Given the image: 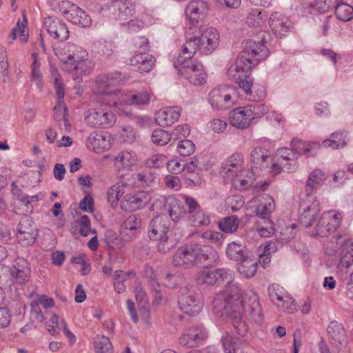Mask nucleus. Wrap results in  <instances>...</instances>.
<instances>
[{
  "mask_svg": "<svg viewBox=\"0 0 353 353\" xmlns=\"http://www.w3.org/2000/svg\"><path fill=\"white\" fill-rule=\"evenodd\" d=\"M269 39L270 34L264 32L257 41L251 39L244 43L243 50L239 54L235 64L230 65L228 69L227 74L230 80L236 82L243 79L259 61L268 57L269 50L265 43Z\"/></svg>",
  "mask_w": 353,
  "mask_h": 353,
  "instance_id": "f257e3e1",
  "label": "nucleus"
},
{
  "mask_svg": "<svg viewBox=\"0 0 353 353\" xmlns=\"http://www.w3.org/2000/svg\"><path fill=\"white\" fill-rule=\"evenodd\" d=\"M223 301H224L223 309L236 333L241 336H244L248 328L245 321L243 320L242 315L244 310L243 300L239 287L233 281L228 283L226 290L223 293L216 296L213 301V305L215 306L223 305Z\"/></svg>",
  "mask_w": 353,
  "mask_h": 353,
  "instance_id": "f03ea898",
  "label": "nucleus"
},
{
  "mask_svg": "<svg viewBox=\"0 0 353 353\" xmlns=\"http://www.w3.org/2000/svg\"><path fill=\"white\" fill-rule=\"evenodd\" d=\"M220 36L218 30L213 27L196 30V27H189L185 32V42L181 51L187 54L185 57L192 58L198 51L201 54H212L219 46Z\"/></svg>",
  "mask_w": 353,
  "mask_h": 353,
  "instance_id": "7ed1b4c3",
  "label": "nucleus"
},
{
  "mask_svg": "<svg viewBox=\"0 0 353 353\" xmlns=\"http://www.w3.org/2000/svg\"><path fill=\"white\" fill-rule=\"evenodd\" d=\"M243 159L241 154H234L222 165L221 175L225 180L231 181L233 186L245 190L252 183L253 172L243 168Z\"/></svg>",
  "mask_w": 353,
  "mask_h": 353,
  "instance_id": "20e7f679",
  "label": "nucleus"
},
{
  "mask_svg": "<svg viewBox=\"0 0 353 353\" xmlns=\"http://www.w3.org/2000/svg\"><path fill=\"white\" fill-rule=\"evenodd\" d=\"M187 54L183 52L179 55L177 62L181 65L178 70L181 74L190 83L194 85H201L206 83L207 73L201 63L191 60V58L185 57Z\"/></svg>",
  "mask_w": 353,
  "mask_h": 353,
  "instance_id": "39448f33",
  "label": "nucleus"
},
{
  "mask_svg": "<svg viewBox=\"0 0 353 353\" xmlns=\"http://www.w3.org/2000/svg\"><path fill=\"white\" fill-rule=\"evenodd\" d=\"M236 100V88L223 84L211 90L208 101L214 109L226 110L232 107Z\"/></svg>",
  "mask_w": 353,
  "mask_h": 353,
  "instance_id": "423d86ee",
  "label": "nucleus"
},
{
  "mask_svg": "<svg viewBox=\"0 0 353 353\" xmlns=\"http://www.w3.org/2000/svg\"><path fill=\"white\" fill-rule=\"evenodd\" d=\"M341 221V216L339 213L333 210L325 212L319 216L310 234L314 237L327 236L340 225Z\"/></svg>",
  "mask_w": 353,
  "mask_h": 353,
  "instance_id": "0eeeda50",
  "label": "nucleus"
},
{
  "mask_svg": "<svg viewBox=\"0 0 353 353\" xmlns=\"http://www.w3.org/2000/svg\"><path fill=\"white\" fill-rule=\"evenodd\" d=\"M180 293L178 300L180 310L189 316L199 314L203 308L200 294L187 286L181 288Z\"/></svg>",
  "mask_w": 353,
  "mask_h": 353,
  "instance_id": "6e6552de",
  "label": "nucleus"
},
{
  "mask_svg": "<svg viewBox=\"0 0 353 353\" xmlns=\"http://www.w3.org/2000/svg\"><path fill=\"white\" fill-rule=\"evenodd\" d=\"M208 331L203 325H194L183 330L179 343L187 347H196L203 345L208 338Z\"/></svg>",
  "mask_w": 353,
  "mask_h": 353,
  "instance_id": "1a4fd4ad",
  "label": "nucleus"
},
{
  "mask_svg": "<svg viewBox=\"0 0 353 353\" xmlns=\"http://www.w3.org/2000/svg\"><path fill=\"white\" fill-rule=\"evenodd\" d=\"M194 248V265L210 268L216 265L219 255L212 246L192 243Z\"/></svg>",
  "mask_w": 353,
  "mask_h": 353,
  "instance_id": "9d476101",
  "label": "nucleus"
},
{
  "mask_svg": "<svg viewBox=\"0 0 353 353\" xmlns=\"http://www.w3.org/2000/svg\"><path fill=\"white\" fill-rule=\"evenodd\" d=\"M85 123L93 128H109L116 123L114 114L103 108L89 109L85 116Z\"/></svg>",
  "mask_w": 353,
  "mask_h": 353,
  "instance_id": "9b49d317",
  "label": "nucleus"
},
{
  "mask_svg": "<svg viewBox=\"0 0 353 353\" xmlns=\"http://www.w3.org/2000/svg\"><path fill=\"white\" fill-rule=\"evenodd\" d=\"M57 56H61L60 59L63 61V69L74 65L76 62L82 59H87L88 54L86 50L81 46L74 43H64L60 49L56 50Z\"/></svg>",
  "mask_w": 353,
  "mask_h": 353,
  "instance_id": "f8f14e48",
  "label": "nucleus"
},
{
  "mask_svg": "<svg viewBox=\"0 0 353 353\" xmlns=\"http://www.w3.org/2000/svg\"><path fill=\"white\" fill-rule=\"evenodd\" d=\"M61 10L66 15L67 19L75 25L83 28L89 27L91 25L90 17L81 8L70 1H62Z\"/></svg>",
  "mask_w": 353,
  "mask_h": 353,
  "instance_id": "ddd939ff",
  "label": "nucleus"
},
{
  "mask_svg": "<svg viewBox=\"0 0 353 353\" xmlns=\"http://www.w3.org/2000/svg\"><path fill=\"white\" fill-rule=\"evenodd\" d=\"M31 275V268L29 262L22 257H17L12 267H10V277L12 281V288L16 285H26Z\"/></svg>",
  "mask_w": 353,
  "mask_h": 353,
  "instance_id": "4468645a",
  "label": "nucleus"
},
{
  "mask_svg": "<svg viewBox=\"0 0 353 353\" xmlns=\"http://www.w3.org/2000/svg\"><path fill=\"white\" fill-rule=\"evenodd\" d=\"M17 239L23 246L32 245L38 234L37 229L32 218L23 216L17 226Z\"/></svg>",
  "mask_w": 353,
  "mask_h": 353,
  "instance_id": "2eb2a0df",
  "label": "nucleus"
},
{
  "mask_svg": "<svg viewBox=\"0 0 353 353\" xmlns=\"http://www.w3.org/2000/svg\"><path fill=\"white\" fill-rule=\"evenodd\" d=\"M151 199L149 192H138L134 194H126L121 201V208L126 212H133L145 207Z\"/></svg>",
  "mask_w": 353,
  "mask_h": 353,
  "instance_id": "dca6fc26",
  "label": "nucleus"
},
{
  "mask_svg": "<svg viewBox=\"0 0 353 353\" xmlns=\"http://www.w3.org/2000/svg\"><path fill=\"white\" fill-rule=\"evenodd\" d=\"M43 26L48 34L54 39L63 41L69 37L68 27L57 17H46L43 21Z\"/></svg>",
  "mask_w": 353,
  "mask_h": 353,
  "instance_id": "f3484780",
  "label": "nucleus"
},
{
  "mask_svg": "<svg viewBox=\"0 0 353 353\" xmlns=\"http://www.w3.org/2000/svg\"><path fill=\"white\" fill-rule=\"evenodd\" d=\"M232 125L239 130L246 129L253 121L252 113L248 105L233 109L229 114Z\"/></svg>",
  "mask_w": 353,
  "mask_h": 353,
  "instance_id": "a211bd4d",
  "label": "nucleus"
},
{
  "mask_svg": "<svg viewBox=\"0 0 353 353\" xmlns=\"http://www.w3.org/2000/svg\"><path fill=\"white\" fill-rule=\"evenodd\" d=\"M208 10V4L202 0L190 2L185 9L187 19L190 23V27H196L195 24L205 17Z\"/></svg>",
  "mask_w": 353,
  "mask_h": 353,
  "instance_id": "6ab92c4d",
  "label": "nucleus"
},
{
  "mask_svg": "<svg viewBox=\"0 0 353 353\" xmlns=\"http://www.w3.org/2000/svg\"><path fill=\"white\" fill-rule=\"evenodd\" d=\"M97 94H101L102 96V102L107 105L109 107L114 106L117 109V112L119 115L123 117H130L132 114L131 110H130L127 106H125V110H124V103L120 100H118L115 96L118 94H122L119 90H115L114 91H107V90H97Z\"/></svg>",
  "mask_w": 353,
  "mask_h": 353,
  "instance_id": "aec40b11",
  "label": "nucleus"
},
{
  "mask_svg": "<svg viewBox=\"0 0 353 353\" xmlns=\"http://www.w3.org/2000/svg\"><path fill=\"white\" fill-rule=\"evenodd\" d=\"M118 100H120L124 103V110L127 106L130 110V105H148L151 100V94L147 91H140L132 92L130 94H118L114 95Z\"/></svg>",
  "mask_w": 353,
  "mask_h": 353,
  "instance_id": "412c9836",
  "label": "nucleus"
},
{
  "mask_svg": "<svg viewBox=\"0 0 353 353\" xmlns=\"http://www.w3.org/2000/svg\"><path fill=\"white\" fill-rule=\"evenodd\" d=\"M141 226V218L139 214L129 216L121 226V236L125 241L133 239Z\"/></svg>",
  "mask_w": 353,
  "mask_h": 353,
  "instance_id": "4be33fe9",
  "label": "nucleus"
},
{
  "mask_svg": "<svg viewBox=\"0 0 353 353\" xmlns=\"http://www.w3.org/2000/svg\"><path fill=\"white\" fill-rule=\"evenodd\" d=\"M181 109L178 106L166 107L155 114V123L160 127L172 125L181 116Z\"/></svg>",
  "mask_w": 353,
  "mask_h": 353,
  "instance_id": "5701e85b",
  "label": "nucleus"
},
{
  "mask_svg": "<svg viewBox=\"0 0 353 353\" xmlns=\"http://www.w3.org/2000/svg\"><path fill=\"white\" fill-rule=\"evenodd\" d=\"M109 13L117 20L124 21L131 17L134 8L128 0H114L108 6Z\"/></svg>",
  "mask_w": 353,
  "mask_h": 353,
  "instance_id": "b1692460",
  "label": "nucleus"
},
{
  "mask_svg": "<svg viewBox=\"0 0 353 353\" xmlns=\"http://www.w3.org/2000/svg\"><path fill=\"white\" fill-rule=\"evenodd\" d=\"M111 139L110 134H90L86 145L88 149L101 154L110 149Z\"/></svg>",
  "mask_w": 353,
  "mask_h": 353,
  "instance_id": "393cba45",
  "label": "nucleus"
},
{
  "mask_svg": "<svg viewBox=\"0 0 353 353\" xmlns=\"http://www.w3.org/2000/svg\"><path fill=\"white\" fill-rule=\"evenodd\" d=\"M194 248L192 243L181 247L173 256L174 266L188 268L194 266Z\"/></svg>",
  "mask_w": 353,
  "mask_h": 353,
  "instance_id": "a878e982",
  "label": "nucleus"
},
{
  "mask_svg": "<svg viewBox=\"0 0 353 353\" xmlns=\"http://www.w3.org/2000/svg\"><path fill=\"white\" fill-rule=\"evenodd\" d=\"M169 229V221L167 217L157 216L150 221L148 226V236L156 241L167 235Z\"/></svg>",
  "mask_w": 353,
  "mask_h": 353,
  "instance_id": "bb28decb",
  "label": "nucleus"
},
{
  "mask_svg": "<svg viewBox=\"0 0 353 353\" xmlns=\"http://www.w3.org/2000/svg\"><path fill=\"white\" fill-rule=\"evenodd\" d=\"M269 24L272 31L279 37L285 36L291 26L289 19L286 16L277 12L270 14L269 17Z\"/></svg>",
  "mask_w": 353,
  "mask_h": 353,
  "instance_id": "cd10ccee",
  "label": "nucleus"
},
{
  "mask_svg": "<svg viewBox=\"0 0 353 353\" xmlns=\"http://www.w3.org/2000/svg\"><path fill=\"white\" fill-rule=\"evenodd\" d=\"M302 208L303 210L299 218L300 224L305 228L312 226L319 219L321 211L319 203L316 201L310 205H303Z\"/></svg>",
  "mask_w": 353,
  "mask_h": 353,
  "instance_id": "c85d7f7f",
  "label": "nucleus"
},
{
  "mask_svg": "<svg viewBox=\"0 0 353 353\" xmlns=\"http://www.w3.org/2000/svg\"><path fill=\"white\" fill-rule=\"evenodd\" d=\"M54 87L59 101V103L57 106L54 107V110H57V108L63 110V118L59 121V124L60 126V130L70 132L71 130V125L68 120L66 119V107L63 101L65 97V92L62 79L59 80L57 79L54 80Z\"/></svg>",
  "mask_w": 353,
  "mask_h": 353,
  "instance_id": "c756f323",
  "label": "nucleus"
},
{
  "mask_svg": "<svg viewBox=\"0 0 353 353\" xmlns=\"http://www.w3.org/2000/svg\"><path fill=\"white\" fill-rule=\"evenodd\" d=\"M298 156L288 148L277 150V160L288 172H294L298 168Z\"/></svg>",
  "mask_w": 353,
  "mask_h": 353,
  "instance_id": "7c9ffc66",
  "label": "nucleus"
},
{
  "mask_svg": "<svg viewBox=\"0 0 353 353\" xmlns=\"http://www.w3.org/2000/svg\"><path fill=\"white\" fill-rule=\"evenodd\" d=\"M94 64L92 61L87 59H82L76 62L74 65L68 68L64 67V70L68 72H72L73 79L76 82L82 81L81 75H88L92 71Z\"/></svg>",
  "mask_w": 353,
  "mask_h": 353,
  "instance_id": "2f4dec72",
  "label": "nucleus"
},
{
  "mask_svg": "<svg viewBox=\"0 0 353 353\" xmlns=\"http://www.w3.org/2000/svg\"><path fill=\"white\" fill-rule=\"evenodd\" d=\"M156 59L148 53H137L130 59V64L135 66L140 72H149L153 67Z\"/></svg>",
  "mask_w": 353,
  "mask_h": 353,
  "instance_id": "473e14b6",
  "label": "nucleus"
},
{
  "mask_svg": "<svg viewBox=\"0 0 353 353\" xmlns=\"http://www.w3.org/2000/svg\"><path fill=\"white\" fill-rule=\"evenodd\" d=\"M114 163L117 169L121 171H129L136 165L137 155L134 152L123 150L119 152L114 157Z\"/></svg>",
  "mask_w": 353,
  "mask_h": 353,
  "instance_id": "72a5a7b5",
  "label": "nucleus"
},
{
  "mask_svg": "<svg viewBox=\"0 0 353 353\" xmlns=\"http://www.w3.org/2000/svg\"><path fill=\"white\" fill-rule=\"evenodd\" d=\"M252 169H265L269 167V160L271 159L269 152L261 147L255 148L250 155Z\"/></svg>",
  "mask_w": 353,
  "mask_h": 353,
  "instance_id": "f704fd0d",
  "label": "nucleus"
},
{
  "mask_svg": "<svg viewBox=\"0 0 353 353\" xmlns=\"http://www.w3.org/2000/svg\"><path fill=\"white\" fill-rule=\"evenodd\" d=\"M292 150L297 155L305 154L306 156H314L315 150L319 147L318 143H307L298 139H293L291 142Z\"/></svg>",
  "mask_w": 353,
  "mask_h": 353,
  "instance_id": "c9c22d12",
  "label": "nucleus"
},
{
  "mask_svg": "<svg viewBox=\"0 0 353 353\" xmlns=\"http://www.w3.org/2000/svg\"><path fill=\"white\" fill-rule=\"evenodd\" d=\"M226 254L231 260L241 261L248 255L245 247L239 242L233 241L228 244L225 250Z\"/></svg>",
  "mask_w": 353,
  "mask_h": 353,
  "instance_id": "e433bc0d",
  "label": "nucleus"
},
{
  "mask_svg": "<svg viewBox=\"0 0 353 353\" xmlns=\"http://www.w3.org/2000/svg\"><path fill=\"white\" fill-rule=\"evenodd\" d=\"M333 8H334L336 17L339 20L350 21L353 19V7L342 0H337Z\"/></svg>",
  "mask_w": 353,
  "mask_h": 353,
  "instance_id": "4c0bfd02",
  "label": "nucleus"
},
{
  "mask_svg": "<svg viewBox=\"0 0 353 353\" xmlns=\"http://www.w3.org/2000/svg\"><path fill=\"white\" fill-rule=\"evenodd\" d=\"M237 267L238 272L245 278L252 277L256 272L258 261L248 256L241 260Z\"/></svg>",
  "mask_w": 353,
  "mask_h": 353,
  "instance_id": "58836bf2",
  "label": "nucleus"
},
{
  "mask_svg": "<svg viewBox=\"0 0 353 353\" xmlns=\"http://www.w3.org/2000/svg\"><path fill=\"white\" fill-rule=\"evenodd\" d=\"M327 333L330 337L341 345L346 344V334L342 324L332 321L327 326Z\"/></svg>",
  "mask_w": 353,
  "mask_h": 353,
  "instance_id": "ea45409f",
  "label": "nucleus"
},
{
  "mask_svg": "<svg viewBox=\"0 0 353 353\" xmlns=\"http://www.w3.org/2000/svg\"><path fill=\"white\" fill-rule=\"evenodd\" d=\"M325 179V174L320 169H315L309 175L305 185V191L307 196L311 194L317 186Z\"/></svg>",
  "mask_w": 353,
  "mask_h": 353,
  "instance_id": "a19ab883",
  "label": "nucleus"
},
{
  "mask_svg": "<svg viewBox=\"0 0 353 353\" xmlns=\"http://www.w3.org/2000/svg\"><path fill=\"white\" fill-rule=\"evenodd\" d=\"M265 201L259 205L256 209L257 216L261 219H269L270 214L275 209V202L272 196L267 195Z\"/></svg>",
  "mask_w": 353,
  "mask_h": 353,
  "instance_id": "79ce46f5",
  "label": "nucleus"
},
{
  "mask_svg": "<svg viewBox=\"0 0 353 353\" xmlns=\"http://www.w3.org/2000/svg\"><path fill=\"white\" fill-rule=\"evenodd\" d=\"M33 61L31 65L30 80L39 89L43 86V75L41 71V63L38 60V55L34 52L32 54Z\"/></svg>",
  "mask_w": 353,
  "mask_h": 353,
  "instance_id": "37998d69",
  "label": "nucleus"
},
{
  "mask_svg": "<svg viewBox=\"0 0 353 353\" xmlns=\"http://www.w3.org/2000/svg\"><path fill=\"white\" fill-rule=\"evenodd\" d=\"M267 14L263 13L259 9H252L246 17L247 24L253 28H260L265 25Z\"/></svg>",
  "mask_w": 353,
  "mask_h": 353,
  "instance_id": "c03bdc74",
  "label": "nucleus"
},
{
  "mask_svg": "<svg viewBox=\"0 0 353 353\" xmlns=\"http://www.w3.org/2000/svg\"><path fill=\"white\" fill-rule=\"evenodd\" d=\"M250 320L256 323H261L263 320L261 307L256 296L250 298L248 310Z\"/></svg>",
  "mask_w": 353,
  "mask_h": 353,
  "instance_id": "a18cd8bd",
  "label": "nucleus"
},
{
  "mask_svg": "<svg viewBox=\"0 0 353 353\" xmlns=\"http://www.w3.org/2000/svg\"><path fill=\"white\" fill-rule=\"evenodd\" d=\"M346 134H331L330 137L323 141L325 148H331L333 150L344 148L346 145Z\"/></svg>",
  "mask_w": 353,
  "mask_h": 353,
  "instance_id": "49530a36",
  "label": "nucleus"
},
{
  "mask_svg": "<svg viewBox=\"0 0 353 353\" xmlns=\"http://www.w3.org/2000/svg\"><path fill=\"white\" fill-rule=\"evenodd\" d=\"M221 342L225 353H235L244 341L227 334L222 337Z\"/></svg>",
  "mask_w": 353,
  "mask_h": 353,
  "instance_id": "de8ad7c7",
  "label": "nucleus"
},
{
  "mask_svg": "<svg viewBox=\"0 0 353 353\" xmlns=\"http://www.w3.org/2000/svg\"><path fill=\"white\" fill-rule=\"evenodd\" d=\"M343 247L344 253L339 265L342 268H348L353 264V241L352 239L346 240Z\"/></svg>",
  "mask_w": 353,
  "mask_h": 353,
  "instance_id": "09e8293b",
  "label": "nucleus"
},
{
  "mask_svg": "<svg viewBox=\"0 0 353 353\" xmlns=\"http://www.w3.org/2000/svg\"><path fill=\"white\" fill-rule=\"evenodd\" d=\"M239 227L237 216L232 215L223 218L219 223V229L226 233H233Z\"/></svg>",
  "mask_w": 353,
  "mask_h": 353,
  "instance_id": "8fccbe9b",
  "label": "nucleus"
},
{
  "mask_svg": "<svg viewBox=\"0 0 353 353\" xmlns=\"http://www.w3.org/2000/svg\"><path fill=\"white\" fill-rule=\"evenodd\" d=\"M27 25L26 19H24L23 21L20 23L19 21L17 23V26L12 28L11 33L8 39V43H12L14 40L19 37V39L22 42H26L28 41V34L26 33L25 28Z\"/></svg>",
  "mask_w": 353,
  "mask_h": 353,
  "instance_id": "3c124183",
  "label": "nucleus"
},
{
  "mask_svg": "<svg viewBox=\"0 0 353 353\" xmlns=\"http://www.w3.org/2000/svg\"><path fill=\"white\" fill-rule=\"evenodd\" d=\"M216 285L223 283H231L234 278V272L229 268H217L214 270Z\"/></svg>",
  "mask_w": 353,
  "mask_h": 353,
  "instance_id": "603ef678",
  "label": "nucleus"
},
{
  "mask_svg": "<svg viewBox=\"0 0 353 353\" xmlns=\"http://www.w3.org/2000/svg\"><path fill=\"white\" fill-rule=\"evenodd\" d=\"M125 193V185L117 183L108 189L107 192L108 201L111 205H116Z\"/></svg>",
  "mask_w": 353,
  "mask_h": 353,
  "instance_id": "864d4df0",
  "label": "nucleus"
},
{
  "mask_svg": "<svg viewBox=\"0 0 353 353\" xmlns=\"http://www.w3.org/2000/svg\"><path fill=\"white\" fill-rule=\"evenodd\" d=\"M166 205L170 218L174 221H178L183 214V210L180 207L179 201L174 198H170L167 200Z\"/></svg>",
  "mask_w": 353,
  "mask_h": 353,
  "instance_id": "5fc2aeb1",
  "label": "nucleus"
},
{
  "mask_svg": "<svg viewBox=\"0 0 353 353\" xmlns=\"http://www.w3.org/2000/svg\"><path fill=\"white\" fill-rule=\"evenodd\" d=\"M256 230L259 235L263 237H269L275 232L273 222L270 219L258 221Z\"/></svg>",
  "mask_w": 353,
  "mask_h": 353,
  "instance_id": "6e6d98bb",
  "label": "nucleus"
},
{
  "mask_svg": "<svg viewBox=\"0 0 353 353\" xmlns=\"http://www.w3.org/2000/svg\"><path fill=\"white\" fill-rule=\"evenodd\" d=\"M189 219L191 224L194 227L208 225L210 223L209 216L201 209L190 214Z\"/></svg>",
  "mask_w": 353,
  "mask_h": 353,
  "instance_id": "4d7b16f0",
  "label": "nucleus"
},
{
  "mask_svg": "<svg viewBox=\"0 0 353 353\" xmlns=\"http://www.w3.org/2000/svg\"><path fill=\"white\" fill-rule=\"evenodd\" d=\"M0 285L12 292L10 267L0 263Z\"/></svg>",
  "mask_w": 353,
  "mask_h": 353,
  "instance_id": "13d9d810",
  "label": "nucleus"
},
{
  "mask_svg": "<svg viewBox=\"0 0 353 353\" xmlns=\"http://www.w3.org/2000/svg\"><path fill=\"white\" fill-rule=\"evenodd\" d=\"M196 282L198 285H216V279L214 277V270H201L196 277Z\"/></svg>",
  "mask_w": 353,
  "mask_h": 353,
  "instance_id": "bf43d9fd",
  "label": "nucleus"
},
{
  "mask_svg": "<svg viewBox=\"0 0 353 353\" xmlns=\"http://www.w3.org/2000/svg\"><path fill=\"white\" fill-rule=\"evenodd\" d=\"M94 343L97 353H108L112 348L110 339L104 335L97 336Z\"/></svg>",
  "mask_w": 353,
  "mask_h": 353,
  "instance_id": "052dcab7",
  "label": "nucleus"
},
{
  "mask_svg": "<svg viewBox=\"0 0 353 353\" xmlns=\"http://www.w3.org/2000/svg\"><path fill=\"white\" fill-rule=\"evenodd\" d=\"M92 47L100 54L110 56L113 52L114 44L110 41H97L94 42Z\"/></svg>",
  "mask_w": 353,
  "mask_h": 353,
  "instance_id": "680f3d73",
  "label": "nucleus"
},
{
  "mask_svg": "<svg viewBox=\"0 0 353 353\" xmlns=\"http://www.w3.org/2000/svg\"><path fill=\"white\" fill-rule=\"evenodd\" d=\"M114 290L119 293L125 291V281L127 280V275L122 270H117L113 274Z\"/></svg>",
  "mask_w": 353,
  "mask_h": 353,
  "instance_id": "e2e57ef3",
  "label": "nucleus"
},
{
  "mask_svg": "<svg viewBox=\"0 0 353 353\" xmlns=\"http://www.w3.org/2000/svg\"><path fill=\"white\" fill-rule=\"evenodd\" d=\"M167 163V157L162 154H155L150 157L145 161L147 167L150 168H160Z\"/></svg>",
  "mask_w": 353,
  "mask_h": 353,
  "instance_id": "0e129e2a",
  "label": "nucleus"
},
{
  "mask_svg": "<svg viewBox=\"0 0 353 353\" xmlns=\"http://www.w3.org/2000/svg\"><path fill=\"white\" fill-rule=\"evenodd\" d=\"M194 150L195 145L190 139H183L178 143L177 151L181 156H189L194 152Z\"/></svg>",
  "mask_w": 353,
  "mask_h": 353,
  "instance_id": "69168bd1",
  "label": "nucleus"
},
{
  "mask_svg": "<svg viewBox=\"0 0 353 353\" xmlns=\"http://www.w3.org/2000/svg\"><path fill=\"white\" fill-rule=\"evenodd\" d=\"M268 290L269 296L273 303H276L275 301H278V303H280L283 301L284 298L283 296V288L280 287L279 285L276 284H272L269 285Z\"/></svg>",
  "mask_w": 353,
  "mask_h": 353,
  "instance_id": "338daca9",
  "label": "nucleus"
},
{
  "mask_svg": "<svg viewBox=\"0 0 353 353\" xmlns=\"http://www.w3.org/2000/svg\"><path fill=\"white\" fill-rule=\"evenodd\" d=\"M276 248L274 243L268 244L265 248L263 253L259 254V261L261 265L265 268L270 262V254L274 252Z\"/></svg>",
  "mask_w": 353,
  "mask_h": 353,
  "instance_id": "774afa93",
  "label": "nucleus"
}]
</instances>
